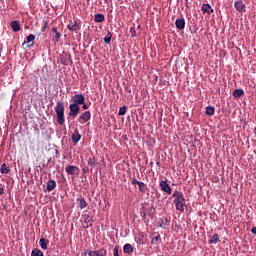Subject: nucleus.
Returning <instances> with one entry per match:
<instances>
[{
  "mask_svg": "<svg viewBox=\"0 0 256 256\" xmlns=\"http://www.w3.org/2000/svg\"><path fill=\"white\" fill-rule=\"evenodd\" d=\"M189 0H186V5H188Z\"/></svg>",
  "mask_w": 256,
  "mask_h": 256,
  "instance_id": "79ce46f5",
  "label": "nucleus"
},
{
  "mask_svg": "<svg viewBox=\"0 0 256 256\" xmlns=\"http://www.w3.org/2000/svg\"><path fill=\"white\" fill-rule=\"evenodd\" d=\"M146 215H147V213L144 212L142 216L145 217Z\"/></svg>",
  "mask_w": 256,
  "mask_h": 256,
  "instance_id": "a19ab883",
  "label": "nucleus"
},
{
  "mask_svg": "<svg viewBox=\"0 0 256 256\" xmlns=\"http://www.w3.org/2000/svg\"><path fill=\"white\" fill-rule=\"evenodd\" d=\"M5 193V190L3 188H0V195H3Z\"/></svg>",
  "mask_w": 256,
  "mask_h": 256,
  "instance_id": "58836bf2",
  "label": "nucleus"
},
{
  "mask_svg": "<svg viewBox=\"0 0 256 256\" xmlns=\"http://www.w3.org/2000/svg\"><path fill=\"white\" fill-rule=\"evenodd\" d=\"M114 256H119V245H115L114 247Z\"/></svg>",
  "mask_w": 256,
  "mask_h": 256,
  "instance_id": "72a5a7b5",
  "label": "nucleus"
},
{
  "mask_svg": "<svg viewBox=\"0 0 256 256\" xmlns=\"http://www.w3.org/2000/svg\"><path fill=\"white\" fill-rule=\"evenodd\" d=\"M31 256H45V254L39 248H35L32 250Z\"/></svg>",
  "mask_w": 256,
  "mask_h": 256,
  "instance_id": "a878e982",
  "label": "nucleus"
},
{
  "mask_svg": "<svg viewBox=\"0 0 256 256\" xmlns=\"http://www.w3.org/2000/svg\"><path fill=\"white\" fill-rule=\"evenodd\" d=\"M205 113H206V115H208L209 117H213V115H215V107H213V106H207Z\"/></svg>",
  "mask_w": 256,
  "mask_h": 256,
  "instance_id": "412c9836",
  "label": "nucleus"
},
{
  "mask_svg": "<svg viewBox=\"0 0 256 256\" xmlns=\"http://www.w3.org/2000/svg\"><path fill=\"white\" fill-rule=\"evenodd\" d=\"M84 217H85V223H91V221H92L91 216H89L88 214H86V215H84Z\"/></svg>",
  "mask_w": 256,
  "mask_h": 256,
  "instance_id": "473e14b6",
  "label": "nucleus"
},
{
  "mask_svg": "<svg viewBox=\"0 0 256 256\" xmlns=\"http://www.w3.org/2000/svg\"><path fill=\"white\" fill-rule=\"evenodd\" d=\"M10 27L12 28L14 33L21 31V24H19V21H17V20L11 21Z\"/></svg>",
  "mask_w": 256,
  "mask_h": 256,
  "instance_id": "9d476101",
  "label": "nucleus"
},
{
  "mask_svg": "<svg viewBox=\"0 0 256 256\" xmlns=\"http://www.w3.org/2000/svg\"><path fill=\"white\" fill-rule=\"evenodd\" d=\"M159 241H161V236H160V235L154 237V238L152 239L151 243H152V245H157V243H158Z\"/></svg>",
  "mask_w": 256,
  "mask_h": 256,
  "instance_id": "7c9ffc66",
  "label": "nucleus"
},
{
  "mask_svg": "<svg viewBox=\"0 0 256 256\" xmlns=\"http://www.w3.org/2000/svg\"><path fill=\"white\" fill-rule=\"evenodd\" d=\"M10 169L7 166V164H2L0 167V172L2 173V175H7V173H9Z\"/></svg>",
  "mask_w": 256,
  "mask_h": 256,
  "instance_id": "393cba45",
  "label": "nucleus"
},
{
  "mask_svg": "<svg viewBox=\"0 0 256 256\" xmlns=\"http://www.w3.org/2000/svg\"><path fill=\"white\" fill-rule=\"evenodd\" d=\"M81 113V107L78 106L77 104H70L69 105V112H68V117H72V119H75L77 115Z\"/></svg>",
  "mask_w": 256,
  "mask_h": 256,
  "instance_id": "7ed1b4c3",
  "label": "nucleus"
},
{
  "mask_svg": "<svg viewBox=\"0 0 256 256\" xmlns=\"http://www.w3.org/2000/svg\"><path fill=\"white\" fill-rule=\"evenodd\" d=\"M232 95L233 97H235V99H239L240 97H243V95H245V90L241 88L235 89Z\"/></svg>",
  "mask_w": 256,
  "mask_h": 256,
  "instance_id": "f3484780",
  "label": "nucleus"
},
{
  "mask_svg": "<svg viewBox=\"0 0 256 256\" xmlns=\"http://www.w3.org/2000/svg\"><path fill=\"white\" fill-rule=\"evenodd\" d=\"M131 37H137V31L135 30V27L130 28Z\"/></svg>",
  "mask_w": 256,
  "mask_h": 256,
  "instance_id": "2f4dec72",
  "label": "nucleus"
},
{
  "mask_svg": "<svg viewBox=\"0 0 256 256\" xmlns=\"http://www.w3.org/2000/svg\"><path fill=\"white\" fill-rule=\"evenodd\" d=\"M65 171L68 175H77L79 173V167L69 165L66 167Z\"/></svg>",
  "mask_w": 256,
  "mask_h": 256,
  "instance_id": "0eeeda50",
  "label": "nucleus"
},
{
  "mask_svg": "<svg viewBox=\"0 0 256 256\" xmlns=\"http://www.w3.org/2000/svg\"><path fill=\"white\" fill-rule=\"evenodd\" d=\"M127 114V106H122L119 109L118 115L123 116Z\"/></svg>",
  "mask_w": 256,
  "mask_h": 256,
  "instance_id": "c756f323",
  "label": "nucleus"
},
{
  "mask_svg": "<svg viewBox=\"0 0 256 256\" xmlns=\"http://www.w3.org/2000/svg\"><path fill=\"white\" fill-rule=\"evenodd\" d=\"M153 211H155V208H153V207L149 208V215H150V217H151V213H153Z\"/></svg>",
  "mask_w": 256,
  "mask_h": 256,
  "instance_id": "e433bc0d",
  "label": "nucleus"
},
{
  "mask_svg": "<svg viewBox=\"0 0 256 256\" xmlns=\"http://www.w3.org/2000/svg\"><path fill=\"white\" fill-rule=\"evenodd\" d=\"M106 254H107V251L104 249L88 252L89 256H104Z\"/></svg>",
  "mask_w": 256,
  "mask_h": 256,
  "instance_id": "dca6fc26",
  "label": "nucleus"
},
{
  "mask_svg": "<svg viewBox=\"0 0 256 256\" xmlns=\"http://www.w3.org/2000/svg\"><path fill=\"white\" fill-rule=\"evenodd\" d=\"M45 29H47V23H45V25H44L42 31H45Z\"/></svg>",
  "mask_w": 256,
  "mask_h": 256,
  "instance_id": "ea45409f",
  "label": "nucleus"
},
{
  "mask_svg": "<svg viewBox=\"0 0 256 256\" xmlns=\"http://www.w3.org/2000/svg\"><path fill=\"white\" fill-rule=\"evenodd\" d=\"M234 7L236 11H239V13H243V11H245V3H243L241 0L235 2Z\"/></svg>",
  "mask_w": 256,
  "mask_h": 256,
  "instance_id": "1a4fd4ad",
  "label": "nucleus"
},
{
  "mask_svg": "<svg viewBox=\"0 0 256 256\" xmlns=\"http://www.w3.org/2000/svg\"><path fill=\"white\" fill-rule=\"evenodd\" d=\"M139 183H141V181L137 180V178L132 179V185H139Z\"/></svg>",
  "mask_w": 256,
  "mask_h": 256,
  "instance_id": "f704fd0d",
  "label": "nucleus"
},
{
  "mask_svg": "<svg viewBox=\"0 0 256 256\" xmlns=\"http://www.w3.org/2000/svg\"><path fill=\"white\" fill-rule=\"evenodd\" d=\"M34 41L35 35L30 34L26 37V41H24L22 45H27V43H31L30 45H28V47H33V45H35V43H33Z\"/></svg>",
  "mask_w": 256,
  "mask_h": 256,
  "instance_id": "2eb2a0df",
  "label": "nucleus"
},
{
  "mask_svg": "<svg viewBox=\"0 0 256 256\" xmlns=\"http://www.w3.org/2000/svg\"><path fill=\"white\" fill-rule=\"evenodd\" d=\"M72 104L74 105H84L85 104V96L83 94H75L71 97Z\"/></svg>",
  "mask_w": 256,
  "mask_h": 256,
  "instance_id": "20e7f679",
  "label": "nucleus"
},
{
  "mask_svg": "<svg viewBox=\"0 0 256 256\" xmlns=\"http://www.w3.org/2000/svg\"><path fill=\"white\" fill-rule=\"evenodd\" d=\"M58 125H65V102L58 101L54 108Z\"/></svg>",
  "mask_w": 256,
  "mask_h": 256,
  "instance_id": "f03ea898",
  "label": "nucleus"
},
{
  "mask_svg": "<svg viewBox=\"0 0 256 256\" xmlns=\"http://www.w3.org/2000/svg\"><path fill=\"white\" fill-rule=\"evenodd\" d=\"M172 197L174 199V204L177 209V211H180V213H183L185 209L187 208V204H185V196L183 195V192H179L177 190L174 191L172 194Z\"/></svg>",
  "mask_w": 256,
  "mask_h": 256,
  "instance_id": "f257e3e1",
  "label": "nucleus"
},
{
  "mask_svg": "<svg viewBox=\"0 0 256 256\" xmlns=\"http://www.w3.org/2000/svg\"><path fill=\"white\" fill-rule=\"evenodd\" d=\"M251 233H253V235H256V227H253V228L251 229Z\"/></svg>",
  "mask_w": 256,
  "mask_h": 256,
  "instance_id": "4c0bfd02",
  "label": "nucleus"
},
{
  "mask_svg": "<svg viewBox=\"0 0 256 256\" xmlns=\"http://www.w3.org/2000/svg\"><path fill=\"white\" fill-rule=\"evenodd\" d=\"M219 241V234H214L209 240L210 244L217 243Z\"/></svg>",
  "mask_w": 256,
  "mask_h": 256,
  "instance_id": "cd10ccee",
  "label": "nucleus"
},
{
  "mask_svg": "<svg viewBox=\"0 0 256 256\" xmlns=\"http://www.w3.org/2000/svg\"><path fill=\"white\" fill-rule=\"evenodd\" d=\"M81 134L79 133V130H74V133L72 134V142L77 144L79 141H81Z\"/></svg>",
  "mask_w": 256,
  "mask_h": 256,
  "instance_id": "f8f14e48",
  "label": "nucleus"
},
{
  "mask_svg": "<svg viewBox=\"0 0 256 256\" xmlns=\"http://www.w3.org/2000/svg\"><path fill=\"white\" fill-rule=\"evenodd\" d=\"M140 193H146L147 191V184L140 182L138 183Z\"/></svg>",
  "mask_w": 256,
  "mask_h": 256,
  "instance_id": "bb28decb",
  "label": "nucleus"
},
{
  "mask_svg": "<svg viewBox=\"0 0 256 256\" xmlns=\"http://www.w3.org/2000/svg\"><path fill=\"white\" fill-rule=\"evenodd\" d=\"M82 105V109H84V111H87V109H89V106L87 104H85V101H84V104H81Z\"/></svg>",
  "mask_w": 256,
  "mask_h": 256,
  "instance_id": "c9c22d12",
  "label": "nucleus"
},
{
  "mask_svg": "<svg viewBox=\"0 0 256 256\" xmlns=\"http://www.w3.org/2000/svg\"><path fill=\"white\" fill-rule=\"evenodd\" d=\"M67 28L69 29V31H79V25L77 24V22H70Z\"/></svg>",
  "mask_w": 256,
  "mask_h": 256,
  "instance_id": "aec40b11",
  "label": "nucleus"
},
{
  "mask_svg": "<svg viewBox=\"0 0 256 256\" xmlns=\"http://www.w3.org/2000/svg\"><path fill=\"white\" fill-rule=\"evenodd\" d=\"M94 21H95V23H103V21H105V15H103V14H96L94 16Z\"/></svg>",
  "mask_w": 256,
  "mask_h": 256,
  "instance_id": "4be33fe9",
  "label": "nucleus"
},
{
  "mask_svg": "<svg viewBox=\"0 0 256 256\" xmlns=\"http://www.w3.org/2000/svg\"><path fill=\"white\" fill-rule=\"evenodd\" d=\"M160 188H161V191H164V193L171 195V192H172L171 186H169L167 181L165 180L160 181Z\"/></svg>",
  "mask_w": 256,
  "mask_h": 256,
  "instance_id": "423d86ee",
  "label": "nucleus"
},
{
  "mask_svg": "<svg viewBox=\"0 0 256 256\" xmlns=\"http://www.w3.org/2000/svg\"><path fill=\"white\" fill-rule=\"evenodd\" d=\"M176 29L183 31L185 29V18H178L175 21Z\"/></svg>",
  "mask_w": 256,
  "mask_h": 256,
  "instance_id": "6e6552de",
  "label": "nucleus"
},
{
  "mask_svg": "<svg viewBox=\"0 0 256 256\" xmlns=\"http://www.w3.org/2000/svg\"><path fill=\"white\" fill-rule=\"evenodd\" d=\"M69 59H71V55H69Z\"/></svg>",
  "mask_w": 256,
  "mask_h": 256,
  "instance_id": "37998d69",
  "label": "nucleus"
},
{
  "mask_svg": "<svg viewBox=\"0 0 256 256\" xmlns=\"http://www.w3.org/2000/svg\"><path fill=\"white\" fill-rule=\"evenodd\" d=\"M133 251H135V248H133V245L131 244H125L123 247V252L127 253L128 255H131V253H133Z\"/></svg>",
  "mask_w": 256,
  "mask_h": 256,
  "instance_id": "a211bd4d",
  "label": "nucleus"
},
{
  "mask_svg": "<svg viewBox=\"0 0 256 256\" xmlns=\"http://www.w3.org/2000/svg\"><path fill=\"white\" fill-rule=\"evenodd\" d=\"M88 165L90 167H97V165H99V163H97V159H95V156L88 159Z\"/></svg>",
  "mask_w": 256,
  "mask_h": 256,
  "instance_id": "b1692460",
  "label": "nucleus"
},
{
  "mask_svg": "<svg viewBox=\"0 0 256 256\" xmlns=\"http://www.w3.org/2000/svg\"><path fill=\"white\" fill-rule=\"evenodd\" d=\"M88 121H91V111L83 112L78 118V123H80V125H85Z\"/></svg>",
  "mask_w": 256,
  "mask_h": 256,
  "instance_id": "39448f33",
  "label": "nucleus"
},
{
  "mask_svg": "<svg viewBox=\"0 0 256 256\" xmlns=\"http://www.w3.org/2000/svg\"><path fill=\"white\" fill-rule=\"evenodd\" d=\"M39 245L41 249H43L44 251H47V247L49 246V240L47 238L42 237L39 240Z\"/></svg>",
  "mask_w": 256,
  "mask_h": 256,
  "instance_id": "4468645a",
  "label": "nucleus"
},
{
  "mask_svg": "<svg viewBox=\"0 0 256 256\" xmlns=\"http://www.w3.org/2000/svg\"><path fill=\"white\" fill-rule=\"evenodd\" d=\"M77 203H78L80 209H85V207H87V201H85L84 198H78Z\"/></svg>",
  "mask_w": 256,
  "mask_h": 256,
  "instance_id": "5701e85b",
  "label": "nucleus"
},
{
  "mask_svg": "<svg viewBox=\"0 0 256 256\" xmlns=\"http://www.w3.org/2000/svg\"><path fill=\"white\" fill-rule=\"evenodd\" d=\"M202 12L203 13H208V15H211V13H213V8H211V5H209V4H203L202 5Z\"/></svg>",
  "mask_w": 256,
  "mask_h": 256,
  "instance_id": "6ab92c4d",
  "label": "nucleus"
},
{
  "mask_svg": "<svg viewBox=\"0 0 256 256\" xmlns=\"http://www.w3.org/2000/svg\"><path fill=\"white\" fill-rule=\"evenodd\" d=\"M111 37H113V34H111V32H108L107 37H104V43H106V45H109V43H111Z\"/></svg>",
  "mask_w": 256,
  "mask_h": 256,
  "instance_id": "c85d7f7f",
  "label": "nucleus"
},
{
  "mask_svg": "<svg viewBox=\"0 0 256 256\" xmlns=\"http://www.w3.org/2000/svg\"><path fill=\"white\" fill-rule=\"evenodd\" d=\"M52 33L55 34L54 36H52L53 41H55L56 43H59V40L61 39V32H59L57 27L54 26L52 28Z\"/></svg>",
  "mask_w": 256,
  "mask_h": 256,
  "instance_id": "9b49d317",
  "label": "nucleus"
},
{
  "mask_svg": "<svg viewBox=\"0 0 256 256\" xmlns=\"http://www.w3.org/2000/svg\"><path fill=\"white\" fill-rule=\"evenodd\" d=\"M55 187H57V182L55 180H49L47 182L46 190L48 191V193H51V191H53Z\"/></svg>",
  "mask_w": 256,
  "mask_h": 256,
  "instance_id": "ddd939ff",
  "label": "nucleus"
}]
</instances>
